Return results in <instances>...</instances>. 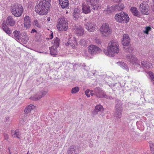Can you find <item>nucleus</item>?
Returning <instances> with one entry per match:
<instances>
[{"instance_id":"obj_1","label":"nucleus","mask_w":154,"mask_h":154,"mask_svg":"<svg viewBox=\"0 0 154 154\" xmlns=\"http://www.w3.org/2000/svg\"><path fill=\"white\" fill-rule=\"evenodd\" d=\"M107 50L104 49L105 54L110 57H113L115 54H118L119 51V45L117 41L112 40L108 44Z\"/></svg>"},{"instance_id":"obj_2","label":"nucleus","mask_w":154,"mask_h":154,"mask_svg":"<svg viewBox=\"0 0 154 154\" xmlns=\"http://www.w3.org/2000/svg\"><path fill=\"white\" fill-rule=\"evenodd\" d=\"M49 5L43 2H39L35 7V12L40 15L46 14L49 9Z\"/></svg>"},{"instance_id":"obj_3","label":"nucleus","mask_w":154,"mask_h":154,"mask_svg":"<svg viewBox=\"0 0 154 154\" xmlns=\"http://www.w3.org/2000/svg\"><path fill=\"white\" fill-rule=\"evenodd\" d=\"M23 9L22 5L16 3L11 6V11L12 14L16 17H19L21 16Z\"/></svg>"},{"instance_id":"obj_4","label":"nucleus","mask_w":154,"mask_h":154,"mask_svg":"<svg viewBox=\"0 0 154 154\" xmlns=\"http://www.w3.org/2000/svg\"><path fill=\"white\" fill-rule=\"evenodd\" d=\"M57 27V29L60 31H66L68 28V23L66 19L64 17L59 18Z\"/></svg>"},{"instance_id":"obj_5","label":"nucleus","mask_w":154,"mask_h":154,"mask_svg":"<svg viewBox=\"0 0 154 154\" xmlns=\"http://www.w3.org/2000/svg\"><path fill=\"white\" fill-rule=\"evenodd\" d=\"M115 18L116 21L119 23H127L129 20L128 15L123 12L116 14L115 16Z\"/></svg>"},{"instance_id":"obj_6","label":"nucleus","mask_w":154,"mask_h":154,"mask_svg":"<svg viewBox=\"0 0 154 154\" xmlns=\"http://www.w3.org/2000/svg\"><path fill=\"white\" fill-rule=\"evenodd\" d=\"M115 111L114 114V116L120 119L122 117V101L119 100L116 101L115 104Z\"/></svg>"},{"instance_id":"obj_7","label":"nucleus","mask_w":154,"mask_h":154,"mask_svg":"<svg viewBox=\"0 0 154 154\" xmlns=\"http://www.w3.org/2000/svg\"><path fill=\"white\" fill-rule=\"evenodd\" d=\"M100 31L103 36H106L111 32L108 24L106 23H103L100 27Z\"/></svg>"},{"instance_id":"obj_8","label":"nucleus","mask_w":154,"mask_h":154,"mask_svg":"<svg viewBox=\"0 0 154 154\" xmlns=\"http://www.w3.org/2000/svg\"><path fill=\"white\" fill-rule=\"evenodd\" d=\"M94 95L98 98H108L105 92L99 87L95 88L94 89Z\"/></svg>"},{"instance_id":"obj_9","label":"nucleus","mask_w":154,"mask_h":154,"mask_svg":"<svg viewBox=\"0 0 154 154\" xmlns=\"http://www.w3.org/2000/svg\"><path fill=\"white\" fill-rule=\"evenodd\" d=\"M85 27L90 32H94L97 30V27L94 22L91 21L84 23Z\"/></svg>"},{"instance_id":"obj_10","label":"nucleus","mask_w":154,"mask_h":154,"mask_svg":"<svg viewBox=\"0 0 154 154\" xmlns=\"http://www.w3.org/2000/svg\"><path fill=\"white\" fill-rule=\"evenodd\" d=\"M100 51V49L96 45H90L88 47V52L91 55L99 53Z\"/></svg>"},{"instance_id":"obj_11","label":"nucleus","mask_w":154,"mask_h":154,"mask_svg":"<svg viewBox=\"0 0 154 154\" xmlns=\"http://www.w3.org/2000/svg\"><path fill=\"white\" fill-rule=\"evenodd\" d=\"M86 2H87L86 3H83L82 9L83 13L87 14L90 13L91 9H93L92 8L91 3L89 2H87L86 1Z\"/></svg>"},{"instance_id":"obj_12","label":"nucleus","mask_w":154,"mask_h":154,"mask_svg":"<svg viewBox=\"0 0 154 154\" xmlns=\"http://www.w3.org/2000/svg\"><path fill=\"white\" fill-rule=\"evenodd\" d=\"M148 6L147 4V2L146 1L143 2L140 4V11L143 14L145 15L148 14Z\"/></svg>"},{"instance_id":"obj_13","label":"nucleus","mask_w":154,"mask_h":154,"mask_svg":"<svg viewBox=\"0 0 154 154\" xmlns=\"http://www.w3.org/2000/svg\"><path fill=\"white\" fill-rule=\"evenodd\" d=\"M126 57L128 60L133 64L135 65L136 63H137V66H140L139 63L140 62L137 60V57L134 55L128 54L126 56Z\"/></svg>"},{"instance_id":"obj_14","label":"nucleus","mask_w":154,"mask_h":154,"mask_svg":"<svg viewBox=\"0 0 154 154\" xmlns=\"http://www.w3.org/2000/svg\"><path fill=\"white\" fill-rule=\"evenodd\" d=\"M77 44L76 38L73 36L69 38L68 42L65 43V45L66 46H70L73 49L75 48V45H77Z\"/></svg>"},{"instance_id":"obj_15","label":"nucleus","mask_w":154,"mask_h":154,"mask_svg":"<svg viewBox=\"0 0 154 154\" xmlns=\"http://www.w3.org/2000/svg\"><path fill=\"white\" fill-rule=\"evenodd\" d=\"M47 89H44L38 92L35 95L34 97V100H38L45 96L48 92Z\"/></svg>"},{"instance_id":"obj_16","label":"nucleus","mask_w":154,"mask_h":154,"mask_svg":"<svg viewBox=\"0 0 154 154\" xmlns=\"http://www.w3.org/2000/svg\"><path fill=\"white\" fill-rule=\"evenodd\" d=\"M5 22V24L8 26H13L16 24V21L11 16H8L6 18V20L3 21Z\"/></svg>"},{"instance_id":"obj_17","label":"nucleus","mask_w":154,"mask_h":154,"mask_svg":"<svg viewBox=\"0 0 154 154\" xmlns=\"http://www.w3.org/2000/svg\"><path fill=\"white\" fill-rule=\"evenodd\" d=\"M87 2L91 3L92 8L94 10H97L99 8L100 6L98 4V0H85Z\"/></svg>"},{"instance_id":"obj_18","label":"nucleus","mask_w":154,"mask_h":154,"mask_svg":"<svg viewBox=\"0 0 154 154\" xmlns=\"http://www.w3.org/2000/svg\"><path fill=\"white\" fill-rule=\"evenodd\" d=\"M122 39V42L123 46L128 45L130 41V39L128 35L127 34L123 35Z\"/></svg>"},{"instance_id":"obj_19","label":"nucleus","mask_w":154,"mask_h":154,"mask_svg":"<svg viewBox=\"0 0 154 154\" xmlns=\"http://www.w3.org/2000/svg\"><path fill=\"white\" fill-rule=\"evenodd\" d=\"M124 8V5L122 4H119L111 7L112 10L113 11H121Z\"/></svg>"},{"instance_id":"obj_20","label":"nucleus","mask_w":154,"mask_h":154,"mask_svg":"<svg viewBox=\"0 0 154 154\" xmlns=\"http://www.w3.org/2000/svg\"><path fill=\"white\" fill-rule=\"evenodd\" d=\"M24 26L26 28H29L31 25V22L29 17L28 16H26L24 18Z\"/></svg>"},{"instance_id":"obj_21","label":"nucleus","mask_w":154,"mask_h":154,"mask_svg":"<svg viewBox=\"0 0 154 154\" xmlns=\"http://www.w3.org/2000/svg\"><path fill=\"white\" fill-rule=\"evenodd\" d=\"M59 4L62 8L66 9L69 5L68 0H59Z\"/></svg>"},{"instance_id":"obj_22","label":"nucleus","mask_w":154,"mask_h":154,"mask_svg":"<svg viewBox=\"0 0 154 154\" xmlns=\"http://www.w3.org/2000/svg\"><path fill=\"white\" fill-rule=\"evenodd\" d=\"M2 25V29L8 35L11 34V32L8 25L5 24V22H3Z\"/></svg>"},{"instance_id":"obj_23","label":"nucleus","mask_w":154,"mask_h":154,"mask_svg":"<svg viewBox=\"0 0 154 154\" xmlns=\"http://www.w3.org/2000/svg\"><path fill=\"white\" fill-rule=\"evenodd\" d=\"M130 10L132 14L134 16L138 17H140L141 16L140 13L138 11L137 8L134 7H132L131 8Z\"/></svg>"},{"instance_id":"obj_24","label":"nucleus","mask_w":154,"mask_h":154,"mask_svg":"<svg viewBox=\"0 0 154 154\" xmlns=\"http://www.w3.org/2000/svg\"><path fill=\"white\" fill-rule=\"evenodd\" d=\"M57 47L52 46L49 47L50 54L52 56H55L57 54Z\"/></svg>"},{"instance_id":"obj_25","label":"nucleus","mask_w":154,"mask_h":154,"mask_svg":"<svg viewBox=\"0 0 154 154\" xmlns=\"http://www.w3.org/2000/svg\"><path fill=\"white\" fill-rule=\"evenodd\" d=\"M35 107L34 105L30 104L27 106L24 110V112L25 113L28 114L31 111L34 109Z\"/></svg>"},{"instance_id":"obj_26","label":"nucleus","mask_w":154,"mask_h":154,"mask_svg":"<svg viewBox=\"0 0 154 154\" xmlns=\"http://www.w3.org/2000/svg\"><path fill=\"white\" fill-rule=\"evenodd\" d=\"M74 32L78 36H80L83 35L84 30L82 28H78L76 29Z\"/></svg>"},{"instance_id":"obj_27","label":"nucleus","mask_w":154,"mask_h":154,"mask_svg":"<svg viewBox=\"0 0 154 154\" xmlns=\"http://www.w3.org/2000/svg\"><path fill=\"white\" fill-rule=\"evenodd\" d=\"M103 111V106L100 105H97L95 107V109L93 111V112L94 114H96L99 112H102Z\"/></svg>"},{"instance_id":"obj_28","label":"nucleus","mask_w":154,"mask_h":154,"mask_svg":"<svg viewBox=\"0 0 154 154\" xmlns=\"http://www.w3.org/2000/svg\"><path fill=\"white\" fill-rule=\"evenodd\" d=\"M68 154H76L77 152L74 146H71L68 149L67 151Z\"/></svg>"},{"instance_id":"obj_29","label":"nucleus","mask_w":154,"mask_h":154,"mask_svg":"<svg viewBox=\"0 0 154 154\" xmlns=\"http://www.w3.org/2000/svg\"><path fill=\"white\" fill-rule=\"evenodd\" d=\"M117 63L123 69H125L127 72H128L129 68L126 63L122 62H118Z\"/></svg>"},{"instance_id":"obj_30","label":"nucleus","mask_w":154,"mask_h":154,"mask_svg":"<svg viewBox=\"0 0 154 154\" xmlns=\"http://www.w3.org/2000/svg\"><path fill=\"white\" fill-rule=\"evenodd\" d=\"M60 42V39L57 37H56L52 41V44L53 45L52 46L58 48L59 47Z\"/></svg>"},{"instance_id":"obj_31","label":"nucleus","mask_w":154,"mask_h":154,"mask_svg":"<svg viewBox=\"0 0 154 154\" xmlns=\"http://www.w3.org/2000/svg\"><path fill=\"white\" fill-rule=\"evenodd\" d=\"M13 34L14 38L16 39L20 40V31L15 30Z\"/></svg>"},{"instance_id":"obj_32","label":"nucleus","mask_w":154,"mask_h":154,"mask_svg":"<svg viewBox=\"0 0 154 154\" xmlns=\"http://www.w3.org/2000/svg\"><path fill=\"white\" fill-rule=\"evenodd\" d=\"M127 46H124L123 48L124 51L127 52L131 53L134 50V48L131 47H128Z\"/></svg>"},{"instance_id":"obj_33","label":"nucleus","mask_w":154,"mask_h":154,"mask_svg":"<svg viewBox=\"0 0 154 154\" xmlns=\"http://www.w3.org/2000/svg\"><path fill=\"white\" fill-rule=\"evenodd\" d=\"M11 133L12 134V136L13 137H17L18 138H19V136L20 134V133L19 131L17 130H16L15 131L14 130H12L11 131Z\"/></svg>"},{"instance_id":"obj_34","label":"nucleus","mask_w":154,"mask_h":154,"mask_svg":"<svg viewBox=\"0 0 154 154\" xmlns=\"http://www.w3.org/2000/svg\"><path fill=\"white\" fill-rule=\"evenodd\" d=\"M141 64L145 68H149L150 67L151 64L147 62L143 61L141 62Z\"/></svg>"},{"instance_id":"obj_35","label":"nucleus","mask_w":154,"mask_h":154,"mask_svg":"<svg viewBox=\"0 0 154 154\" xmlns=\"http://www.w3.org/2000/svg\"><path fill=\"white\" fill-rule=\"evenodd\" d=\"M151 29V28L149 26H146L145 27V29L143 30V32L146 34H148L149 32L150 31Z\"/></svg>"},{"instance_id":"obj_36","label":"nucleus","mask_w":154,"mask_h":154,"mask_svg":"<svg viewBox=\"0 0 154 154\" xmlns=\"http://www.w3.org/2000/svg\"><path fill=\"white\" fill-rule=\"evenodd\" d=\"M79 91V88L78 87H76L73 88L71 90V93L72 94L76 93Z\"/></svg>"},{"instance_id":"obj_37","label":"nucleus","mask_w":154,"mask_h":154,"mask_svg":"<svg viewBox=\"0 0 154 154\" xmlns=\"http://www.w3.org/2000/svg\"><path fill=\"white\" fill-rule=\"evenodd\" d=\"M135 65H136V67H139V69L138 68L136 69V70L138 72H142L143 71L144 69L143 67H141L140 65L139 66H137V63H136Z\"/></svg>"},{"instance_id":"obj_38","label":"nucleus","mask_w":154,"mask_h":154,"mask_svg":"<svg viewBox=\"0 0 154 154\" xmlns=\"http://www.w3.org/2000/svg\"><path fill=\"white\" fill-rule=\"evenodd\" d=\"M149 75L150 77V79L153 84H154V75L152 72H150L149 73Z\"/></svg>"},{"instance_id":"obj_39","label":"nucleus","mask_w":154,"mask_h":154,"mask_svg":"<svg viewBox=\"0 0 154 154\" xmlns=\"http://www.w3.org/2000/svg\"><path fill=\"white\" fill-rule=\"evenodd\" d=\"M73 16L75 18H78L79 17V13L78 12H74L73 14Z\"/></svg>"},{"instance_id":"obj_40","label":"nucleus","mask_w":154,"mask_h":154,"mask_svg":"<svg viewBox=\"0 0 154 154\" xmlns=\"http://www.w3.org/2000/svg\"><path fill=\"white\" fill-rule=\"evenodd\" d=\"M50 2L51 0H43L42 1L40 2H44L46 4V5H49Z\"/></svg>"},{"instance_id":"obj_41","label":"nucleus","mask_w":154,"mask_h":154,"mask_svg":"<svg viewBox=\"0 0 154 154\" xmlns=\"http://www.w3.org/2000/svg\"><path fill=\"white\" fill-rule=\"evenodd\" d=\"M79 43L81 45H85V41L84 39H81Z\"/></svg>"},{"instance_id":"obj_42","label":"nucleus","mask_w":154,"mask_h":154,"mask_svg":"<svg viewBox=\"0 0 154 154\" xmlns=\"http://www.w3.org/2000/svg\"><path fill=\"white\" fill-rule=\"evenodd\" d=\"M150 149L152 153L154 154V146L153 144L150 145Z\"/></svg>"},{"instance_id":"obj_43","label":"nucleus","mask_w":154,"mask_h":154,"mask_svg":"<svg viewBox=\"0 0 154 154\" xmlns=\"http://www.w3.org/2000/svg\"><path fill=\"white\" fill-rule=\"evenodd\" d=\"M90 92V90L89 89H87L86 90L85 93V95L88 97H89L90 96V94H88Z\"/></svg>"},{"instance_id":"obj_44","label":"nucleus","mask_w":154,"mask_h":154,"mask_svg":"<svg viewBox=\"0 0 154 154\" xmlns=\"http://www.w3.org/2000/svg\"><path fill=\"white\" fill-rule=\"evenodd\" d=\"M35 25L37 27H40V26L39 23H38L37 21H35Z\"/></svg>"},{"instance_id":"obj_45","label":"nucleus","mask_w":154,"mask_h":154,"mask_svg":"<svg viewBox=\"0 0 154 154\" xmlns=\"http://www.w3.org/2000/svg\"><path fill=\"white\" fill-rule=\"evenodd\" d=\"M4 136L5 137V140H7L8 139V135L6 134H4Z\"/></svg>"},{"instance_id":"obj_46","label":"nucleus","mask_w":154,"mask_h":154,"mask_svg":"<svg viewBox=\"0 0 154 154\" xmlns=\"http://www.w3.org/2000/svg\"><path fill=\"white\" fill-rule=\"evenodd\" d=\"M9 117L6 116L5 118V122H8V121L9 120Z\"/></svg>"},{"instance_id":"obj_47","label":"nucleus","mask_w":154,"mask_h":154,"mask_svg":"<svg viewBox=\"0 0 154 154\" xmlns=\"http://www.w3.org/2000/svg\"><path fill=\"white\" fill-rule=\"evenodd\" d=\"M93 91L92 90H91L90 93V95H91V96H93L94 94V93H93Z\"/></svg>"},{"instance_id":"obj_48","label":"nucleus","mask_w":154,"mask_h":154,"mask_svg":"<svg viewBox=\"0 0 154 154\" xmlns=\"http://www.w3.org/2000/svg\"><path fill=\"white\" fill-rule=\"evenodd\" d=\"M36 32V31L35 29H33L31 31V33H34V32Z\"/></svg>"},{"instance_id":"obj_49","label":"nucleus","mask_w":154,"mask_h":154,"mask_svg":"<svg viewBox=\"0 0 154 154\" xmlns=\"http://www.w3.org/2000/svg\"><path fill=\"white\" fill-rule=\"evenodd\" d=\"M53 38V33H52L50 36V38L49 39H51Z\"/></svg>"},{"instance_id":"obj_50","label":"nucleus","mask_w":154,"mask_h":154,"mask_svg":"<svg viewBox=\"0 0 154 154\" xmlns=\"http://www.w3.org/2000/svg\"><path fill=\"white\" fill-rule=\"evenodd\" d=\"M84 21H85L84 23H85V22H88L89 21H88V20H87V19H85L84 20Z\"/></svg>"},{"instance_id":"obj_51","label":"nucleus","mask_w":154,"mask_h":154,"mask_svg":"<svg viewBox=\"0 0 154 154\" xmlns=\"http://www.w3.org/2000/svg\"><path fill=\"white\" fill-rule=\"evenodd\" d=\"M108 96V97L107 98H109L110 99H112V97H109L108 96Z\"/></svg>"},{"instance_id":"obj_52","label":"nucleus","mask_w":154,"mask_h":154,"mask_svg":"<svg viewBox=\"0 0 154 154\" xmlns=\"http://www.w3.org/2000/svg\"><path fill=\"white\" fill-rule=\"evenodd\" d=\"M47 20L48 21H49L50 20V18H48V19H47Z\"/></svg>"},{"instance_id":"obj_53","label":"nucleus","mask_w":154,"mask_h":154,"mask_svg":"<svg viewBox=\"0 0 154 154\" xmlns=\"http://www.w3.org/2000/svg\"><path fill=\"white\" fill-rule=\"evenodd\" d=\"M109 9V8H107V10L108 11V10H109L108 9Z\"/></svg>"},{"instance_id":"obj_54","label":"nucleus","mask_w":154,"mask_h":154,"mask_svg":"<svg viewBox=\"0 0 154 154\" xmlns=\"http://www.w3.org/2000/svg\"><path fill=\"white\" fill-rule=\"evenodd\" d=\"M109 12H111V11H109Z\"/></svg>"},{"instance_id":"obj_55","label":"nucleus","mask_w":154,"mask_h":154,"mask_svg":"<svg viewBox=\"0 0 154 154\" xmlns=\"http://www.w3.org/2000/svg\"><path fill=\"white\" fill-rule=\"evenodd\" d=\"M153 11L154 12V9H153Z\"/></svg>"}]
</instances>
